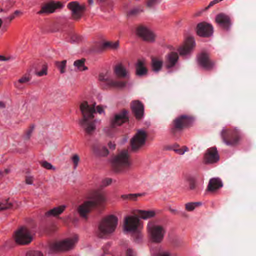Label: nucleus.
<instances>
[{
  "instance_id": "c9c22d12",
  "label": "nucleus",
  "mask_w": 256,
  "mask_h": 256,
  "mask_svg": "<svg viewBox=\"0 0 256 256\" xmlns=\"http://www.w3.org/2000/svg\"><path fill=\"white\" fill-rule=\"evenodd\" d=\"M201 205L202 203L200 202L188 203L186 204V209L188 212H192L196 208L200 206Z\"/></svg>"
},
{
  "instance_id": "338daca9",
  "label": "nucleus",
  "mask_w": 256,
  "mask_h": 256,
  "mask_svg": "<svg viewBox=\"0 0 256 256\" xmlns=\"http://www.w3.org/2000/svg\"><path fill=\"white\" fill-rule=\"evenodd\" d=\"M226 15H227V14H226L220 13V14H217L216 16H227Z\"/></svg>"
},
{
  "instance_id": "6e6d98bb",
  "label": "nucleus",
  "mask_w": 256,
  "mask_h": 256,
  "mask_svg": "<svg viewBox=\"0 0 256 256\" xmlns=\"http://www.w3.org/2000/svg\"><path fill=\"white\" fill-rule=\"evenodd\" d=\"M15 17H6L3 22H4L6 24H9L14 20Z\"/></svg>"
},
{
  "instance_id": "680f3d73",
  "label": "nucleus",
  "mask_w": 256,
  "mask_h": 256,
  "mask_svg": "<svg viewBox=\"0 0 256 256\" xmlns=\"http://www.w3.org/2000/svg\"><path fill=\"white\" fill-rule=\"evenodd\" d=\"M99 80L100 81H106L108 82V80L104 78V76L103 74H100L99 76Z\"/></svg>"
},
{
  "instance_id": "13d9d810",
  "label": "nucleus",
  "mask_w": 256,
  "mask_h": 256,
  "mask_svg": "<svg viewBox=\"0 0 256 256\" xmlns=\"http://www.w3.org/2000/svg\"><path fill=\"white\" fill-rule=\"evenodd\" d=\"M108 146L110 150H114L116 148V144L111 142L108 143Z\"/></svg>"
},
{
  "instance_id": "49530a36",
  "label": "nucleus",
  "mask_w": 256,
  "mask_h": 256,
  "mask_svg": "<svg viewBox=\"0 0 256 256\" xmlns=\"http://www.w3.org/2000/svg\"><path fill=\"white\" fill-rule=\"evenodd\" d=\"M154 139V136L145 132V144L147 142L152 141Z\"/></svg>"
},
{
  "instance_id": "a18cd8bd",
  "label": "nucleus",
  "mask_w": 256,
  "mask_h": 256,
  "mask_svg": "<svg viewBox=\"0 0 256 256\" xmlns=\"http://www.w3.org/2000/svg\"><path fill=\"white\" fill-rule=\"evenodd\" d=\"M30 80V76H24L18 80V82L20 84H24L28 82Z\"/></svg>"
},
{
  "instance_id": "9d476101",
  "label": "nucleus",
  "mask_w": 256,
  "mask_h": 256,
  "mask_svg": "<svg viewBox=\"0 0 256 256\" xmlns=\"http://www.w3.org/2000/svg\"><path fill=\"white\" fill-rule=\"evenodd\" d=\"M78 238L72 239H67L58 243L53 244L50 246V254L56 253L60 252L68 251L72 249L78 242Z\"/></svg>"
},
{
  "instance_id": "4c0bfd02",
  "label": "nucleus",
  "mask_w": 256,
  "mask_h": 256,
  "mask_svg": "<svg viewBox=\"0 0 256 256\" xmlns=\"http://www.w3.org/2000/svg\"><path fill=\"white\" fill-rule=\"evenodd\" d=\"M66 62V60H63L62 62H56V66L60 70L61 74L64 73Z\"/></svg>"
},
{
  "instance_id": "4d7b16f0",
  "label": "nucleus",
  "mask_w": 256,
  "mask_h": 256,
  "mask_svg": "<svg viewBox=\"0 0 256 256\" xmlns=\"http://www.w3.org/2000/svg\"><path fill=\"white\" fill-rule=\"evenodd\" d=\"M96 110H97V112L100 114H101L104 112V108H103L102 106H98L96 107Z\"/></svg>"
},
{
  "instance_id": "c85d7f7f",
  "label": "nucleus",
  "mask_w": 256,
  "mask_h": 256,
  "mask_svg": "<svg viewBox=\"0 0 256 256\" xmlns=\"http://www.w3.org/2000/svg\"><path fill=\"white\" fill-rule=\"evenodd\" d=\"M86 60L82 58L81 60H77L74 62V66L80 72H83L88 70V68L85 66Z\"/></svg>"
},
{
  "instance_id": "a878e982",
  "label": "nucleus",
  "mask_w": 256,
  "mask_h": 256,
  "mask_svg": "<svg viewBox=\"0 0 256 256\" xmlns=\"http://www.w3.org/2000/svg\"><path fill=\"white\" fill-rule=\"evenodd\" d=\"M84 131L88 135H92L96 130V120H90L87 122L84 126Z\"/></svg>"
},
{
  "instance_id": "dca6fc26",
  "label": "nucleus",
  "mask_w": 256,
  "mask_h": 256,
  "mask_svg": "<svg viewBox=\"0 0 256 256\" xmlns=\"http://www.w3.org/2000/svg\"><path fill=\"white\" fill-rule=\"evenodd\" d=\"M199 64L206 70H211L213 68L214 63L211 61L209 55L206 52H202L198 57Z\"/></svg>"
},
{
  "instance_id": "c756f323",
  "label": "nucleus",
  "mask_w": 256,
  "mask_h": 256,
  "mask_svg": "<svg viewBox=\"0 0 256 256\" xmlns=\"http://www.w3.org/2000/svg\"><path fill=\"white\" fill-rule=\"evenodd\" d=\"M136 74L138 76L144 75V62L141 60H138L136 64Z\"/></svg>"
},
{
  "instance_id": "4be33fe9",
  "label": "nucleus",
  "mask_w": 256,
  "mask_h": 256,
  "mask_svg": "<svg viewBox=\"0 0 256 256\" xmlns=\"http://www.w3.org/2000/svg\"><path fill=\"white\" fill-rule=\"evenodd\" d=\"M222 182L218 178H212L210 180L208 186V190L210 192H214L222 187Z\"/></svg>"
},
{
  "instance_id": "473e14b6",
  "label": "nucleus",
  "mask_w": 256,
  "mask_h": 256,
  "mask_svg": "<svg viewBox=\"0 0 256 256\" xmlns=\"http://www.w3.org/2000/svg\"><path fill=\"white\" fill-rule=\"evenodd\" d=\"M219 1L218 0H214L210 2L209 5L204 9L198 10L195 14V16H200V15L205 14V12L209 9L212 6H214V4L219 3Z\"/></svg>"
},
{
  "instance_id": "f03ea898",
  "label": "nucleus",
  "mask_w": 256,
  "mask_h": 256,
  "mask_svg": "<svg viewBox=\"0 0 256 256\" xmlns=\"http://www.w3.org/2000/svg\"><path fill=\"white\" fill-rule=\"evenodd\" d=\"M134 215L124 218V230L126 232H136L141 226L140 220L144 219V210H136Z\"/></svg>"
},
{
  "instance_id": "bf43d9fd",
  "label": "nucleus",
  "mask_w": 256,
  "mask_h": 256,
  "mask_svg": "<svg viewBox=\"0 0 256 256\" xmlns=\"http://www.w3.org/2000/svg\"><path fill=\"white\" fill-rule=\"evenodd\" d=\"M10 57L6 58L3 56H0V61H8L10 60Z\"/></svg>"
},
{
  "instance_id": "09e8293b",
  "label": "nucleus",
  "mask_w": 256,
  "mask_h": 256,
  "mask_svg": "<svg viewBox=\"0 0 256 256\" xmlns=\"http://www.w3.org/2000/svg\"><path fill=\"white\" fill-rule=\"evenodd\" d=\"M108 154H109L108 150L106 148L104 147V148H103L101 150L99 154V155L101 156L104 157V156H108Z\"/></svg>"
},
{
  "instance_id": "39448f33",
  "label": "nucleus",
  "mask_w": 256,
  "mask_h": 256,
  "mask_svg": "<svg viewBox=\"0 0 256 256\" xmlns=\"http://www.w3.org/2000/svg\"><path fill=\"white\" fill-rule=\"evenodd\" d=\"M13 238L15 243L18 246L28 245L33 240L31 231L26 226L18 228L14 232Z\"/></svg>"
},
{
  "instance_id": "7ed1b4c3",
  "label": "nucleus",
  "mask_w": 256,
  "mask_h": 256,
  "mask_svg": "<svg viewBox=\"0 0 256 256\" xmlns=\"http://www.w3.org/2000/svg\"><path fill=\"white\" fill-rule=\"evenodd\" d=\"M92 198L94 201L86 202L78 208V212L81 217L86 218L87 214L92 208L102 204L106 200L105 194L102 192H95L93 194Z\"/></svg>"
},
{
  "instance_id": "2f4dec72",
  "label": "nucleus",
  "mask_w": 256,
  "mask_h": 256,
  "mask_svg": "<svg viewBox=\"0 0 256 256\" xmlns=\"http://www.w3.org/2000/svg\"><path fill=\"white\" fill-rule=\"evenodd\" d=\"M108 85L110 87L116 88H123L126 86V82H118L109 80L107 83Z\"/></svg>"
},
{
  "instance_id": "79ce46f5",
  "label": "nucleus",
  "mask_w": 256,
  "mask_h": 256,
  "mask_svg": "<svg viewBox=\"0 0 256 256\" xmlns=\"http://www.w3.org/2000/svg\"><path fill=\"white\" fill-rule=\"evenodd\" d=\"M160 3V0H148L146 6L148 8H152Z\"/></svg>"
},
{
  "instance_id": "5701e85b",
  "label": "nucleus",
  "mask_w": 256,
  "mask_h": 256,
  "mask_svg": "<svg viewBox=\"0 0 256 256\" xmlns=\"http://www.w3.org/2000/svg\"><path fill=\"white\" fill-rule=\"evenodd\" d=\"M66 206H61L56 208H54L52 210L47 212L45 214L46 217L50 216H57L61 214L66 210Z\"/></svg>"
},
{
  "instance_id": "de8ad7c7",
  "label": "nucleus",
  "mask_w": 256,
  "mask_h": 256,
  "mask_svg": "<svg viewBox=\"0 0 256 256\" xmlns=\"http://www.w3.org/2000/svg\"><path fill=\"white\" fill-rule=\"evenodd\" d=\"M72 160L74 166V168H76L80 162V158L78 155L75 154L72 158Z\"/></svg>"
},
{
  "instance_id": "9b49d317",
  "label": "nucleus",
  "mask_w": 256,
  "mask_h": 256,
  "mask_svg": "<svg viewBox=\"0 0 256 256\" xmlns=\"http://www.w3.org/2000/svg\"><path fill=\"white\" fill-rule=\"evenodd\" d=\"M192 122L191 117L181 116L176 118L173 122L172 132L176 134L178 132L182 131L184 128L189 126Z\"/></svg>"
},
{
  "instance_id": "8fccbe9b",
  "label": "nucleus",
  "mask_w": 256,
  "mask_h": 256,
  "mask_svg": "<svg viewBox=\"0 0 256 256\" xmlns=\"http://www.w3.org/2000/svg\"><path fill=\"white\" fill-rule=\"evenodd\" d=\"M34 125L32 124L30 126V129L26 132V139L30 140L31 136V135L34 130Z\"/></svg>"
},
{
  "instance_id": "72a5a7b5",
  "label": "nucleus",
  "mask_w": 256,
  "mask_h": 256,
  "mask_svg": "<svg viewBox=\"0 0 256 256\" xmlns=\"http://www.w3.org/2000/svg\"><path fill=\"white\" fill-rule=\"evenodd\" d=\"M142 196V194H129L122 196V198L123 200H129L131 201H136L138 197Z\"/></svg>"
},
{
  "instance_id": "e433bc0d",
  "label": "nucleus",
  "mask_w": 256,
  "mask_h": 256,
  "mask_svg": "<svg viewBox=\"0 0 256 256\" xmlns=\"http://www.w3.org/2000/svg\"><path fill=\"white\" fill-rule=\"evenodd\" d=\"M136 35L144 40V26L142 25L138 26L136 29Z\"/></svg>"
},
{
  "instance_id": "6ab92c4d",
  "label": "nucleus",
  "mask_w": 256,
  "mask_h": 256,
  "mask_svg": "<svg viewBox=\"0 0 256 256\" xmlns=\"http://www.w3.org/2000/svg\"><path fill=\"white\" fill-rule=\"evenodd\" d=\"M132 112L134 114L136 118L140 120L142 118L144 115V106L142 103L139 101H134L132 103L131 106Z\"/></svg>"
},
{
  "instance_id": "f8f14e48",
  "label": "nucleus",
  "mask_w": 256,
  "mask_h": 256,
  "mask_svg": "<svg viewBox=\"0 0 256 256\" xmlns=\"http://www.w3.org/2000/svg\"><path fill=\"white\" fill-rule=\"evenodd\" d=\"M64 8L63 4L60 2L54 0L44 4L41 10L38 14H50L54 13L57 10H61Z\"/></svg>"
},
{
  "instance_id": "864d4df0",
  "label": "nucleus",
  "mask_w": 256,
  "mask_h": 256,
  "mask_svg": "<svg viewBox=\"0 0 256 256\" xmlns=\"http://www.w3.org/2000/svg\"><path fill=\"white\" fill-rule=\"evenodd\" d=\"M112 183V179L106 178L102 181V184L104 186H108Z\"/></svg>"
},
{
  "instance_id": "a211bd4d",
  "label": "nucleus",
  "mask_w": 256,
  "mask_h": 256,
  "mask_svg": "<svg viewBox=\"0 0 256 256\" xmlns=\"http://www.w3.org/2000/svg\"><path fill=\"white\" fill-rule=\"evenodd\" d=\"M220 157L216 148H212L207 150L204 156V162L206 164H212L217 162Z\"/></svg>"
},
{
  "instance_id": "0e129e2a",
  "label": "nucleus",
  "mask_w": 256,
  "mask_h": 256,
  "mask_svg": "<svg viewBox=\"0 0 256 256\" xmlns=\"http://www.w3.org/2000/svg\"><path fill=\"white\" fill-rule=\"evenodd\" d=\"M0 108H6V104L4 102H0Z\"/></svg>"
},
{
  "instance_id": "37998d69",
  "label": "nucleus",
  "mask_w": 256,
  "mask_h": 256,
  "mask_svg": "<svg viewBox=\"0 0 256 256\" xmlns=\"http://www.w3.org/2000/svg\"><path fill=\"white\" fill-rule=\"evenodd\" d=\"M156 212L154 210H145V220L154 217Z\"/></svg>"
},
{
  "instance_id": "1a4fd4ad",
  "label": "nucleus",
  "mask_w": 256,
  "mask_h": 256,
  "mask_svg": "<svg viewBox=\"0 0 256 256\" xmlns=\"http://www.w3.org/2000/svg\"><path fill=\"white\" fill-rule=\"evenodd\" d=\"M221 136L226 145L234 146L238 144L240 139V133L236 129L224 130L222 132Z\"/></svg>"
},
{
  "instance_id": "f257e3e1",
  "label": "nucleus",
  "mask_w": 256,
  "mask_h": 256,
  "mask_svg": "<svg viewBox=\"0 0 256 256\" xmlns=\"http://www.w3.org/2000/svg\"><path fill=\"white\" fill-rule=\"evenodd\" d=\"M118 218L114 215L104 218L99 224L98 236L102 238L114 233L118 224Z\"/></svg>"
},
{
  "instance_id": "a19ab883",
  "label": "nucleus",
  "mask_w": 256,
  "mask_h": 256,
  "mask_svg": "<svg viewBox=\"0 0 256 256\" xmlns=\"http://www.w3.org/2000/svg\"><path fill=\"white\" fill-rule=\"evenodd\" d=\"M143 12L142 8L141 6H138L134 8L130 12V14L131 15H140Z\"/></svg>"
},
{
  "instance_id": "cd10ccee",
  "label": "nucleus",
  "mask_w": 256,
  "mask_h": 256,
  "mask_svg": "<svg viewBox=\"0 0 256 256\" xmlns=\"http://www.w3.org/2000/svg\"><path fill=\"white\" fill-rule=\"evenodd\" d=\"M163 66V61L157 58H152V70L154 72H160Z\"/></svg>"
},
{
  "instance_id": "bb28decb",
  "label": "nucleus",
  "mask_w": 256,
  "mask_h": 256,
  "mask_svg": "<svg viewBox=\"0 0 256 256\" xmlns=\"http://www.w3.org/2000/svg\"><path fill=\"white\" fill-rule=\"evenodd\" d=\"M114 72L116 76L118 78H125L127 75V72L125 68L122 64L115 66Z\"/></svg>"
},
{
  "instance_id": "b1692460",
  "label": "nucleus",
  "mask_w": 256,
  "mask_h": 256,
  "mask_svg": "<svg viewBox=\"0 0 256 256\" xmlns=\"http://www.w3.org/2000/svg\"><path fill=\"white\" fill-rule=\"evenodd\" d=\"M156 38L157 36L154 31L145 26V42L154 43Z\"/></svg>"
},
{
  "instance_id": "ea45409f",
  "label": "nucleus",
  "mask_w": 256,
  "mask_h": 256,
  "mask_svg": "<svg viewBox=\"0 0 256 256\" xmlns=\"http://www.w3.org/2000/svg\"><path fill=\"white\" fill-rule=\"evenodd\" d=\"M41 166L46 170H55V168L49 162L46 161H42L40 162Z\"/></svg>"
},
{
  "instance_id": "412c9836",
  "label": "nucleus",
  "mask_w": 256,
  "mask_h": 256,
  "mask_svg": "<svg viewBox=\"0 0 256 256\" xmlns=\"http://www.w3.org/2000/svg\"><path fill=\"white\" fill-rule=\"evenodd\" d=\"M178 60V56L177 53L172 52L166 57V64L168 68L174 66Z\"/></svg>"
},
{
  "instance_id": "2eb2a0df",
  "label": "nucleus",
  "mask_w": 256,
  "mask_h": 256,
  "mask_svg": "<svg viewBox=\"0 0 256 256\" xmlns=\"http://www.w3.org/2000/svg\"><path fill=\"white\" fill-rule=\"evenodd\" d=\"M144 144V130H140L130 140L132 150L134 152L138 150Z\"/></svg>"
},
{
  "instance_id": "4468645a",
  "label": "nucleus",
  "mask_w": 256,
  "mask_h": 256,
  "mask_svg": "<svg viewBox=\"0 0 256 256\" xmlns=\"http://www.w3.org/2000/svg\"><path fill=\"white\" fill-rule=\"evenodd\" d=\"M67 7L72 12V14L76 16L84 14L88 11V8L85 4H80L78 2H70Z\"/></svg>"
},
{
  "instance_id": "393cba45",
  "label": "nucleus",
  "mask_w": 256,
  "mask_h": 256,
  "mask_svg": "<svg viewBox=\"0 0 256 256\" xmlns=\"http://www.w3.org/2000/svg\"><path fill=\"white\" fill-rule=\"evenodd\" d=\"M151 253L153 256H172L170 252L163 250L160 246L152 248Z\"/></svg>"
},
{
  "instance_id": "20e7f679",
  "label": "nucleus",
  "mask_w": 256,
  "mask_h": 256,
  "mask_svg": "<svg viewBox=\"0 0 256 256\" xmlns=\"http://www.w3.org/2000/svg\"><path fill=\"white\" fill-rule=\"evenodd\" d=\"M130 166V156L127 150H123L112 160V170L116 172H123Z\"/></svg>"
},
{
  "instance_id": "ddd939ff",
  "label": "nucleus",
  "mask_w": 256,
  "mask_h": 256,
  "mask_svg": "<svg viewBox=\"0 0 256 256\" xmlns=\"http://www.w3.org/2000/svg\"><path fill=\"white\" fill-rule=\"evenodd\" d=\"M214 32L212 26L206 22H202L197 26L198 34L204 38H209L211 36Z\"/></svg>"
},
{
  "instance_id": "c03bdc74",
  "label": "nucleus",
  "mask_w": 256,
  "mask_h": 256,
  "mask_svg": "<svg viewBox=\"0 0 256 256\" xmlns=\"http://www.w3.org/2000/svg\"><path fill=\"white\" fill-rule=\"evenodd\" d=\"M47 70L48 68L46 66L44 65L42 66V70L40 72H36V74L39 76H42L44 75L46 76L47 74Z\"/></svg>"
},
{
  "instance_id": "6e6552de",
  "label": "nucleus",
  "mask_w": 256,
  "mask_h": 256,
  "mask_svg": "<svg viewBox=\"0 0 256 256\" xmlns=\"http://www.w3.org/2000/svg\"><path fill=\"white\" fill-rule=\"evenodd\" d=\"M130 122L129 112L126 109L122 110L120 112L115 114L110 120V127L114 128L122 126Z\"/></svg>"
},
{
  "instance_id": "aec40b11",
  "label": "nucleus",
  "mask_w": 256,
  "mask_h": 256,
  "mask_svg": "<svg viewBox=\"0 0 256 256\" xmlns=\"http://www.w3.org/2000/svg\"><path fill=\"white\" fill-rule=\"evenodd\" d=\"M216 22L223 30L228 31L231 26V22L229 17H216Z\"/></svg>"
},
{
  "instance_id": "603ef678",
  "label": "nucleus",
  "mask_w": 256,
  "mask_h": 256,
  "mask_svg": "<svg viewBox=\"0 0 256 256\" xmlns=\"http://www.w3.org/2000/svg\"><path fill=\"white\" fill-rule=\"evenodd\" d=\"M184 150L183 149H174V150L180 155H183L186 152L188 151V149L186 147H184Z\"/></svg>"
},
{
  "instance_id": "5fc2aeb1",
  "label": "nucleus",
  "mask_w": 256,
  "mask_h": 256,
  "mask_svg": "<svg viewBox=\"0 0 256 256\" xmlns=\"http://www.w3.org/2000/svg\"><path fill=\"white\" fill-rule=\"evenodd\" d=\"M34 178L32 176H27L26 178V184L32 185L33 184Z\"/></svg>"
},
{
  "instance_id": "69168bd1",
  "label": "nucleus",
  "mask_w": 256,
  "mask_h": 256,
  "mask_svg": "<svg viewBox=\"0 0 256 256\" xmlns=\"http://www.w3.org/2000/svg\"><path fill=\"white\" fill-rule=\"evenodd\" d=\"M72 20L74 21L78 22L80 20V17H72Z\"/></svg>"
},
{
  "instance_id": "423d86ee",
  "label": "nucleus",
  "mask_w": 256,
  "mask_h": 256,
  "mask_svg": "<svg viewBox=\"0 0 256 256\" xmlns=\"http://www.w3.org/2000/svg\"><path fill=\"white\" fill-rule=\"evenodd\" d=\"M96 102L90 106L86 101H84L80 104V108L82 118L80 120L79 124L82 126H84L88 122L94 119V114L96 113Z\"/></svg>"
},
{
  "instance_id": "e2e57ef3",
  "label": "nucleus",
  "mask_w": 256,
  "mask_h": 256,
  "mask_svg": "<svg viewBox=\"0 0 256 256\" xmlns=\"http://www.w3.org/2000/svg\"><path fill=\"white\" fill-rule=\"evenodd\" d=\"M88 2L89 6H90L94 4V0H88Z\"/></svg>"
},
{
  "instance_id": "7c9ffc66",
  "label": "nucleus",
  "mask_w": 256,
  "mask_h": 256,
  "mask_svg": "<svg viewBox=\"0 0 256 256\" xmlns=\"http://www.w3.org/2000/svg\"><path fill=\"white\" fill-rule=\"evenodd\" d=\"M102 47L104 49L116 50L119 47L118 41L114 42H107L102 44Z\"/></svg>"
},
{
  "instance_id": "3c124183",
  "label": "nucleus",
  "mask_w": 256,
  "mask_h": 256,
  "mask_svg": "<svg viewBox=\"0 0 256 256\" xmlns=\"http://www.w3.org/2000/svg\"><path fill=\"white\" fill-rule=\"evenodd\" d=\"M26 256H44V254L39 251H34L27 254Z\"/></svg>"
},
{
  "instance_id": "f3484780",
  "label": "nucleus",
  "mask_w": 256,
  "mask_h": 256,
  "mask_svg": "<svg viewBox=\"0 0 256 256\" xmlns=\"http://www.w3.org/2000/svg\"><path fill=\"white\" fill-rule=\"evenodd\" d=\"M196 46L195 41L193 38L190 37L187 38L184 46L178 49L180 54L182 56H185L188 54Z\"/></svg>"
},
{
  "instance_id": "f704fd0d",
  "label": "nucleus",
  "mask_w": 256,
  "mask_h": 256,
  "mask_svg": "<svg viewBox=\"0 0 256 256\" xmlns=\"http://www.w3.org/2000/svg\"><path fill=\"white\" fill-rule=\"evenodd\" d=\"M9 198L6 200V202H0V212L11 209L14 207V204L8 202Z\"/></svg>"
},
{
  "instance_id": "052dcab7",
  "label": "nucleus",
  "mask_w": 256,
  "mask_h": 256,
  "mask_svg": "<svg viewBox=\"0 0 256 256\" xmlns=\"http://www.w3.org/2000/svg\"><path fill=\"white\" fill-rule=\"evenodd\" d=\"M126 256H134L133 251L130 249L128 250L126 252Z\"/></svg>"
},
{
  "instance_id": "0eeeda50",
  "label": "nucleus",
  "mask_w": 256,
  "mask_h": 256,
  "mask_svg": "<svg viewBox=\"0 0 256 256\" xmlns=\"http://www.w3.org/2000/svg\"><path fill=\"white\" fill-rule=\"evenodd\" d=\"M147 230L150 240L152 242L156 244L162 242L166 234V230L162 226L155 225L152 222H150L148 224Z\"/></svg>"
},
{
  "instance_id": "58836bf2",
  "label": "nucleus",
  "mask_w": 256,
  "mask_h": 256,
  "mask_svg": "<svg viewBox=\"0 0 256 256\" xmlns=\"http://www.w3.org/2000/svg\"><path fill=\"white\" fill-rule=\"evenodd\" d=\"M189 188L190 190H194L196 188V180L194 178L190 177L188 179Z\"/></svg>"
},
{
  "instance_id": "774afa93",
  "label": "nucleus",
  "mask_w": 256,
  "mask_h": 256,
  "mask_svg": "<svg viewBox=\"0 0 256 256\" xmlns=\"http://www.w3.org/2000/svg\"><path fill=\"white\" fill-rule=\"evenodd\" d=\"M170 212H172V213H173V214H176L177 212L176 210H173L171 208H170Z\"/></svg>"
}]
</instances>
